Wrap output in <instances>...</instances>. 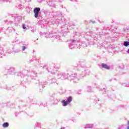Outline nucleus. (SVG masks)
Returning <instances> with one entry per match:
<instances>
[{
	"instance_id": "nucleus-8",
	"label": "nucleus",
	"mask_w": 129,
	"mask_h": 129,
	"mask_svg": "<svg viewBox=\"0 0 129 129\" xmlns=\"http://www.w3.org/2000/svg\"><path fill=\"white\" fill-rule=\"evenodd\" d=\"M26 26H25V25H23V29H24V30L26 29Z\"/></svg>"
},
{
	"instance_id": "nucleus-10",
	"label": "nucleus",
	"mask_w": 129,
	"mask_h": 129,
	"mask_svg": "<svg viewBox=\"0 0 129 129\" xmlns=\"http://www.w3.org/2000/svg\"><path fill=\"white\" fill-rule=\"evenodd\" d=\"M127 53H129V49L127 51Z\"/></svg>"
},
{
	"instance_id": "nucleus-6",
	"label": "nucleus",
	"mask_w": 129,
	"mask_h": 129,
	"mask_svg": "<svg viewBox=\"0 0 129 129\" xmlns=\"http://www.w3.org/2000/svg\"><path fill=\"white\" fill-rule=\"evenodd\" d=\"M124 46H125V47H127V46H129V42L127 41L124 42Z\"/></svg>"
},
{
	"instance_id": "nucleus-4",
	"label": "nucleus",
	"mask_w": 129,
	"mask_h": 129,
	"mask_svg": "<svg viewBox=\"0 0 129 129\" xmlns=\"http://www.w3.org/2000/svg\"><path fill=\"white\" fill-rule=\"evenodd\" d=\"M3 125L4 127H8V126H9V123L5 122L3 124Z\"/></svg>"
},
{
	"instance_id": "nucleus-3",
	"label": "nucleus",
	"mask_w": 129,
	"mask_h": 129,
	"mask_svg": "<svg viewBox=\"0 0 129 129\" xmlns=\"http://www.w3.org/2000/svg\"><path fill=\"white\" fill-rule=\"evenodd\" d=\"M61 103H62L63 106H67L68 105V102L67 101L62 100L61 101Z\"/></svg>"
},
{
	"instance_id": "nucleus-2",
	"label": "nucleus",
	"mask_w": 129,
	"mask_h": 129,
	"mask_svg": "<svg viewBox=\"0 0 129 129\" xmlns=\"http://www.w3.org/2000/svg\"><path fill=\"white\" fill-rule=\"evenodd\" d=\"M102 68H105V69H107V70H109V67H108V66H107L105 63H102Z\"/></svg>"
},
{
	"instance_id": "nucleus-9",
	"label": "nucleus",
	"mask_w": 129,
	"mask_h": 129,
	"mask_svg": "<svg viewBox=\"0 0 129 129\" xmlns=\"http://www.w3.org/2000/svg\"><path fill=\"white\" fill-rule=\"evenodd\" d=\"M128 126H127V129H129V121L127 122Z\"/></svg>"
},
{
	"instance_id": "nucleus-1",
	"label": "nucleus",
	"mask_w": 129,
	"mask_h": 129,
	"mask_svg": "<svg viewBox=\"0 0 129 129\" xmlns=\"http://www.w3.org/2000/svg\"><path fill=\"white\" fill-rule=\"evenodd\" d=\"M40 11H41V9L40 8H35L33 12L34 13V17L35 18H38V15H39V13H40Z\"/></svg>"
},
{
	"instance_id": "nucleus-7",
	"label": "nucleus",
	"mask_w": 129,
	"mask_h": 129,
	"mask_svg": "<svg viewBox=\"0 0 129 129\" xmlns=\"http://www.w3.org/2000/svg\"><path fill=\"white\" fill-rule=\"evenodd\" d=\"M25 50H26V47H25V46H22V50H23V51H25Z\"/></svg>"
},
{
	"instance_id": "nucleus-5",
	"label": "nucleus",
	"mask_w": 129,
	"mask_h": 129,
	"mask_svg": "<svg viewBox=\"0 0 129 129\" xmlns=\"http://www.w3.org/2000/svg\"><path fill=\"white\" fill-rule=\"evenodd\" d=\"M69 103L72 101V97H69L67 101Z\"/></svg>"
}]
</instances>
